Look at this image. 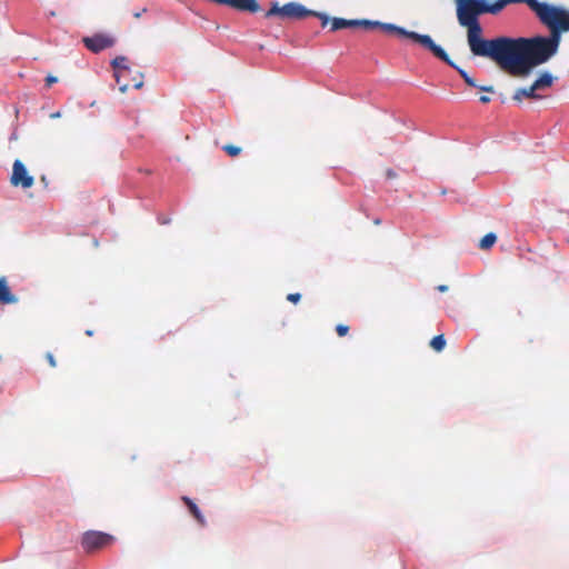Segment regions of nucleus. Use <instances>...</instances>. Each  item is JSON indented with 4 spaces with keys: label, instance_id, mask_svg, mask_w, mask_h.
Listing matches in <instances>:
<instances>
[{
    "label": "nucleus",
    "instance_id": "f257e3e1",
    "mask_svg": "<svg viewBox=\"0 0 569 569\" xmlns=\"http://www.w3.org/2000/svg\"><path fill=\"white\" fill-rule=\"evenodd\" d=\"M511 0H499L487 4L483 0H458L457 18L460 26L467 28V40L475 56L495 61L501 70L512 77H526L530 71L545 63L555 54L558 38H508L483 39L478 17L482 13H497Z\"/></svg>",
    "mask_w": 569,
    "mask_h": 569
},
{
    "label": "nucleus",
    "instance_id": "f03ea898",
    "mask_svg": "<svg viewBox=\"0 0 569 569\" xmlns=\"http://www.w3.org/2000/svg\"><path fill=\"white\" fill-rule=\"evenodd\" d=\"M363 28L367 30L379 28L385 32L396 33L398 36L406 37L412 40L413 42L419 43L423 48L428 49L430 52L433 53L435 57H437L448 66H453V61L449 58L447 52L440 46L436 44L431 37L428 34H419L415 31H408L405 28L398 27L392 23H385L371 20H366L363 22Z\"/></svg>",
    "mask_w": 569,
    "mask_h": 569
},
{
    "label": "nucleus",
    "instance_id": "7ed1b4c3",
    "mask_svg": "<svg viewBox=\"0 0 569 569\" xmlns=\"http://www.w3.org/2000/svg\"><path fill=\"white\" fill-rule=\"evenodd\" d=\"M552 33L569 30V12L538 0H523Z\"/></svg>",
    "mask_w": 569,
    "mask_h": 569
},
{
    "label": "nucleus",
    "instance_id": "20e7f679",
    "mask_svg": "<svg viewBox=\"0 0 569 569\" xmlns=\"http://www.w3.org/2000/svg\"><path fill=\"white\" fill-rule=\"evenodd\" d=\"M114 541V537L102 532L89 530L82 535L81 546L88 553L102 549Z\"/></svg>",
    "mask_w": 569,
    "mask_h": 569
},
{
    "label": "nucleus",
    "instance_id": "39448f33",
    "mask_svg": "<svg viewBox=\"0 0 569 569\" xmlns=\"http://www.w3.org/2000/svg\"><path fill=\"white\" fill-rule=\"evenodd\" d=\"M307 17L319 18L322 27H326L329 23V18L325 13L309 10L298 2H287V18L305 19Z\"/></svg>",
    "mask_w": 569,
    "mask_h": 569
},
{
    "label": "nucleus",
    "instance_id": "423d86ee",
    "mask_svg": "<svg viewBox=\"0 0 569 569\" xmlns=\"http://www.w3.org/2000/svg\"><path fill=\"white\" fill-rule=\"evenodd\" d=\"M127 62L128 59L123 56L116 57L111 62L114 69V78L121 92H126L130 88V82H122L123 77L131 76L132 73V70Z\"/></svg>",
    "mask_w": 569,
    "mask_h": 569
},
{
    "label": "nucleus",
    "instance_id": "0eeeda50",
    "mask_svg": "<svg viewBox=\"0 0 569 569\" xmlns=\"http://www.w3.org/2000/svg\"><path fill=\"white\" fill-rule=\"evenodd\" d=\"M10 182L14 187H22L24 189L31 188L34 183V179L30 176L20 160H16L12 167V174Z\"/></svg>",
    "mask_w": 569,
    "mask_h": 569
},
{
    "label": "nucleus",
    "instance_id": "6e6552de",
    "mask_svg": "<svg viewBox=\"0 0 569 569\" xmlns=\"http://www.w3.org/2000/svg\"><path fill=\"white\" fill-rule=\"evenodd\" d=\"M86 48L94 53H98L114 44V39L103 33H96L92 37H84L82 39Z\"/></svg>",
    "mask_w": 569,
    "mask_h": 569
},
{
    "label": "nucleus",
    "instance_id": "1a4fd4ad",
    "mask_svg": "<svg viewBox=\"0 0 569 569\" xmlns=\"http://www.w3.org/2000/svg\"><path fill=\"white\" fill-rule=\"evenodd\" d=\"M365 21H366V19H363V20H347L343 18H333L331 20L329 19V22L331 23L332 31L341 30L345 28H356V27L363 28Z\"/></svg>",
    "mask_w": 569,
    "mask_h": 569
},
{
    "label": "nucleus",
    "instance_id": "9d476101",
    "mask_svg": "<svg viewBox=\"0 0 569 569\" xmlns=\"http://www.w3.org/2000/svg\"><path fill=\"white\" fill-rule=\"evenodd\" d=\"M18 301L11 292L6 278H0V305H11Z\"/></svg>",
    "mask_w": 569,
    "mask_h": 569
},
{
    "label": "nucleus",
    "instance_id": "9b49d317",
    "mask_svg": "<svg viewBox=\"0 0 569 569\" xmlns=\"http://www.w3.org/2000/svg\"><path fill=\"white\" fill-rule=\"evenodd\" d=\"M523 98L540 99L541 96L537 93V89H533V84H531L528 88L517 89L512 96V99L517 102H521Z\"/></svg>",
    "mask_w": 569,
    "mask_h": 569
},
{
    "label": "nucleus",
    "instance_id": "f8f14e48",
    "mask_svg": "<svg viewBox=\"0 0 569 569\" xmlns=\"http://www.w3.org/2000/svg\"><path fill=\"white\" fill-rule=\"evenodd\" d=\"M181 500L188 507L190 513L196 518V520L203 526L206 523L204 517L200 512L198 506L187 496H183Z\"/></svg>",
    "mask_w": 569,
    "mask_h": 569
},
{
    "label": "nucleus",
    "instance_id": "ddd939ff",
    "mask_svg": "<svg viewBox=\"0 0 569 569\" xmlns=\"http://www.w3.org/2000/svg\"><path fill=\"white\" fill-rule=\"evenodd\" d=\"M533 89L540 90L552 84V77L549 73H542L533 83Z\"/></svg>",
    "mask_w": 569,
    "mask_h": 569
},
{
    "label": "nucleus",
    "instance_id": "4468645a",
    "mask_svg": "<svg viewBox=\"0 0 569 569\" xmlns=\"http://www.w3.org/2000/svg\"><path fill=\"white\" fill-rule=\"evenodd\" d=\"M497 241V236L492 232L487 233L485 237L481 238L479 242V248L481 250H488L490 249Z\"/></svg>",
    "mask_w": 569,
    "mask_h": 569
},
{
    "label": "nucleus",
    "instance_id": "2eb2a0df",
    "mask_svg": "<svg viewBox=\"0 0 569 569\" xmlns=\"http://www.w3.org/2000/svg\"><path fill=\"white\" fill-rule=\"evenodd\" d=\"M430 347L437 351V352H441L445 347H446V339H445V336L443 335H438L436 337H433L430 341Z\"/></svg>",
    "mask_w": 569,
    "mask_h": 569
},
{
    "label": "nucleus",
    "instance_id": "dca6fc26",
    "mask_svg": "<svg viewBox=\"0 0 569 569\" xmlns=\"http://www.w3.org/2000/svg\"><path fill=\"white\" fill-rule=\"evenodd\" d=\"M452 68H455L459 74L461 76V78L465 80V82L469 86V87H478L475 79L472 77H470L463 69L457 67L455 63L453 66H451Z\"/></svg>",
    "mask_w": 569,
    "mask_h": 569
},
{
    "label": "nucleus",
    "instance_id": "f3484780",
    "mask_svg": "<svg viewBox=\"0 0 569 569\" xmlns=\"http://www.w3.org/2000/svg\"><path fill=\"white\" fill-rule=\"evenodd\" d=\"M280 16L284 18V6L279 7L278 3H274L270 10L266 12V17Z\"/></svg>",
    "mask_w": 569,
    "mask_h": 569
},
{
    "label": "nucleus",
    "instance_id": "a211bd4d",
    "mask_svg": "<svg viewBox=\"0 0 569 569\" xmlns=\"http://www.w3.org/2000/svg\"><path fill=\"white\" fill-rule=\"evenodd\" d=\"M230 157H237L241 152V148L233 144H226L222 148Z\"/></svg>",
    "mask_w": 569,
    "mask_h": 569
},
{
    "label": "nucleus",
    "instance_id": "6ab92c4d",
    "mask_svg": "<svg viewBox=\"0 0 569 569\" xmlns=\"http://www.w3.org/2000/svg\"><path fill=\"white\" fill-rule=\"evenodd\" d=\"M143 86V74L137 72V76L132 78V83H130V88L140 89Z\"/></svg>",
    "mask_w": 569,
    "mask_h": 569
},
{
    "label": "nucleus",
    "instance_id": "aec40b11",
    "mask_svg": "<svg viewBox=\"0 0 569 569\" xmlns=\"http://www.w3.org/2000/svg\"><path fill=\"white\" fill-rule=\"evenodd\" d=\"M336 331L339 337H345L349 332V327L340 323V325H337Z\"/></svg>",
    "mask_w": 569,
    "mask_h": 569
},
{
    "label": "nucleus",
    "instance_id": "412c9836",
    "mask_svg": "<svg viewBox=\"0 0 569 569\" xmlns=\"http://www.w3.org/2000/svg\"><path fill=\"white\" fill-rule=\"evenodd\" d=\"M301 296L300 293H290L287 295V300L293 303H297L300 300Z\"/></svg>",
    "mask_w": 569,
    "mask_h": 569
},
{
    "label": "nucleus",
    "instance_id": "4be33fe9",
    "mask_svg": "<svg viewBox=\"0 0 569 569\" xmlns=\"http://www.w3.org/2000/svg\"><path fill=\"white\" fill-rule=\"evenodd\" d=\"M57 81H58V78L54 77V76L49 74V76L46 77V86L47 87H51Z\"/></svg>",
    "mask_w": 569,
    "mask_h": 569
},
{
    "label": "nucleus",
    "instance_id": "5701e85b",
    "mask_svg": "<svg viewBox=\"0 0 569 569\" xmlns=\"http://www.w3.org/2000/svg\"><path fill=\"white\" fill-rule=\"evenodd\" d=\"M46 359L48 360L50 367L54 368L57 366L56 359L51 352L46 355Z\"/></svg>",
    "mask_w": 569,
    "mask_h": 569
},
{
    "label": "nucleus",
    "instance_id": "b1692460",
    "mask_svg": "<svg viewBox=\"0 0 569 569\" xmlns=\"http://www.w3.org/2000/svg\"><path fill=\"white\" fill-rule=\"evenodd\" d=\"M386 178L387 179H395V178H397V173L392 169H387L386 170Z\"/></svg>",
    "mask_w": 569,
    "mask_h": 569
},
{
    "label": "nucleus",
    "instance_id": "393cba45",
    "mask_svg": "<svg viewBox=\"0 0 569 569\" xmlns=\"http://www.w3.org/2000/svg\"><path fill=\"white\" fill-rule=\"evenodd\" d=\"M481 91H486V92H493V87L491 86H480L478 87Z\"/></svg>",
    "mask_w": 569,
    "mask_h": 569
},
{
    "label": "nucleus",
    "instance_id": "a878e982",
    "mask_svg": "<svg viewBox=\"0 0 569 569\" xmlns=\"http://www.w3.org/2000/svg\"><path fill=\"white\" fill-rule=\"evenodd\" d=\"M479 101H480L481 103H488V102H490V97H488V96H481V97L479 98Z\"/></svg>",
    "mask_w": 569,
    "mask_h": 569
},
{
    "label": "nucleus",
    "instance_id": "bb28decb",
    "mask_svg": "<svg viewBox=\"0 0 569 569\" xmlns=\"http://www.w3.org/2000/svg\"><path fill=\"white\" fill-rule=\"evenodd\" d=\"M437 290L440 291V292H446L448 290V286L446 284H439L437 287Z\"/></svg>",
    "mask_w": 569,
    "mask_h": 569
},
{
    "label": "nucleus",
    "instance_id": "cd10ccee",
    "mask_svg": "<svg viewBox=\"0 0 569 569\" xmlns=\"http://www.w3.org/2000/svg\"><path fill=\"white\" fill-rule=\"evenodd\" d=\"M86 335H87V336H89V337H91V336L93 335V331H92V330H87V331H86Z\"/></svg>",
    "mask_w": 569,
    "mask_h": 569
},
{
    "label": "nucleus",
    "instance_id": "c85d7f7f",
    "mask_svg": "<svg viewBox=\"0 0 569 569\" xmlns=\"http://www.w3.org/2000/svg\"><path fill=\"white\" fill-rule=\"evenodd\" d=\"M129 77H130V76L123 77V78H122V82H124V81H126V82H129Z\"/></svg>",
    "mask_w": 569,
    "mask_h": 569
},
{
    "label": "nucleus",
    "instance_id": "c756f323",
    "mask_svg": "<svg viewBox=\"0 0 569 569\" xmlns=\"http://www.w3.org/2000/svg\"><path fill=\"white\" fill-rule=\"evenodd\" d=\"M133 16H134V18H137V19H138V18H140V17H141V13H140V12H136Z\"/></svg>",
    "mask_w": 569,
    "mask_h": 569
}]
</instances>
